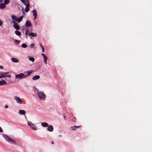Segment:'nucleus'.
<instances>
[{
    "label": "nucleus",
    "instance_id": "nucleus-3",
    "mask_svg": "<svg viewBox=\"0 0 152 152\" xmlns=\"http://www.w3.org/2000/svg\"><path fill=\"white\" fill-rule=\"evenodd\" d=\"M37 94L39 97L41 99H45V95L43 92L41 91H38L37 92Z\"/></svg>",
    "mask_w": 152,
    "mask_h": 152
},
{
    "label": "nucleus",
    "instance_id": "nucleus-30",
    "mask_svg": "<svg viewBox=\"0 0 152 152\" xmlns=\"http://www.w3.org/2000/svg\"><path fill=\"white\" fill-rule=\"evenodd\" d=\"M24 4H26V2L25 0H20Z\"/></svg>",
    "mask_w": 152,
    "mask_h": 152
},
{
    "label": "nucleus",
    "instance_id": "nucleus-8",
    "mask_svg": "<svg viewBox=\"0 0 152 152\" xmlns=\"http://www.w3.org/2000/svg\"><path fill=\"white\" fill-rule=\"evenodd\" d=\"M33 72L32 71H28L26 72L25 73L26 74H24V75L25 76H26V78L30 76V75Z\"/></svg>",
    "mask_w": 152,
    "mask_h": 152
},
{
    "label": "nucleus",
    "instance_id": "nucleus-2",
    "mask_svg": "<svg viewBox=\"0 0 152 152\" xmlns=\"http://www.w3.org/2000/svg\"><path fill=\"white\" fill-rule=\"evenodd\" d=\"M9 73V72H0V78L5 77H8L9 78H11V75L8 74Z\"/></svg>",
    "mask_w": 152,
    "mask_h": 152
},
{
    "label": "nucleus",
    "instance_id": "nucleus-24",
    "mask_svg": "<svg viewBox=\"0 0 152 152\" xmlns=\"http://www.w3.org/2000/svg\"><path fill=\"white\" fill-rule=\"evenodd\" d=\"M47 57L46 56L44 57V61L45 63V64H47Z\"/></svg>",
    "mask_w": 152,
    "mask_h": 152
},
{
    "label": "nucleus",
    "instance_id": "nucleus-45",
    "mask_svg": "<svg viewBox=\"0 0 152 152\" xmlns=\"http://www.w3.org/2000/svg\"><path fill=\"white\" fill-rule=\"evenodd\" d=\"M59 137H61V135H59Z\"/></svg>",
    "mask_w": 152,
    "mask_h": 152
},
{
    "label": "nucleus",
    "instance_id": "nucleus-7",
    "mask_svg": "<svg viewBox=\"0 0 152 152\" xmlns=\"http://www.w3.org/2000/svg\"><path fill=\"white\" fill-rule=\"evenodd\" d=\"M12 23H14V24L13 25V27L15 29L17 30H18L20 29L19 26L18 25L15 21H13Z\"/></svg>",
    "mask_w": 152,
    "mask_h": 152
},
{
    "label": "nucleus",
    "instance_id": "nucleus-13",
    "mask_svg": "<svg viewBox=\"0 0 152 152\" xmlns=\"http://www.w3.org/2000/svg\"><path fill=\"white\" fill-rule=\"evenodd\" d=\"M11 61L14 63H18L19 61V60L17 58H12L11 59Z\"/></svg>",
    "mask_w": 152,
    "mask_h": 152
},
{
    "label": "nucleus",
    "instance_id": "nucleus-36",
    "mask_svg": "<svg viewBox=\"0 0 152 152\" xmlns=\"http://www.w3.org/2000/svg\"><path fill=\"white\" fill-rule=\"evenodd\" d=\"M3 69V67L2 66H0V69Z\"/></svg>",
    "mask_w": 152,
    "mask_h": 152
},
{
    "label": "nucleus",
    "instance_id": "nucleus-32",
    "mask_svg": "<svg viewBox=\"0 0 152 152\" xmlns=\"http://www.w3.org/2000/svg\"><path fill=\"white\" fill-rule=\"evenodd\" d=\"M20 42V40H18L16 39L15 40V43H19Z\"/></svg>",
    "mask_w": 152,
    "mask_h": 152
},
{
    "label": "nucleus",
    "instance_id": "nucleus-43",
    "mask_svg": "<svg viewBox=\"0 0 152 152\" xmlns=\"http://www.w3.org/2000/svg\"><path fill=\"white\" fill-rule=\"evenodd\" d=\"M51 143L52 144H54V142L53 141H52L51 142Z\"/></svg>",
    "mask_w": 152,
    "mask_h": 152
},
{
    "label": "nucleus",
    "instance_id": "nucleus-5",
    "mask_svg": "<svg viewBox=\"0 0 152 152\" xmlns=\"http://www.w3.org/2000/svg\"><path fill=\"white\" fill-rule=\"evenodd\" d=\"M26 2V4H24L26 5V9L25 10V11L26 12H28L29 10V6L30 4L29 3V0H26L25 1Z\"/></svg>",
    "mask_w": 152,
    "mask_h": 152
},
{
    "label": "nucleus",
    "instance_id": "nucleus-26",
    "mask_svg": "<svg viewBox=\"0 0 152 152\" xmlns=\"http://www.w3.org/2000/svg\"><path fill=\"white\" fill-rule=\"evenodd\" d=\"M9 0H4V3L5 4H7L10 2Z\"/></svg>",
    "mask_w": 152,
    "mask_h": 152
},
{
    "label": "nucleus",
    "instance_id": "nucleus-25",
    "mask_svg": "<svg viewBox=\"0 0 152 152\" xmlns=\"http://www.w3.org/2000/svg\"><path fill=\"white\" fill-rule=\"evenodd\" d=\"M21 47L23 48H26L27 47V45L25 43H23L21 45Z\"/></svg>",
    "mask_w": 152,
    "mask_h": 152
},
{
    "label": "nucleus",
    "instance_id": "nucleus-4",
    "mask_svg": "<svg viewBox=\"0 0 152 152\" xmlns=\"http://www.w3.org/2000/svg\"><path fill=\"white\" fill-rule=\"evenodd\" d=\"M15 77L16 78H18L19 79H22L26 78V76L24 75V74L23 73H21L15 75Z\"/></svg>",
    "mask_w": 152,
    "mask_h": 152
},
{
    "label": "nucleus",
    "instance_id": "nucleus-12",
    "mask_svg": "<svg viewBox=\"0 0 152 152\" xmlns=\"http://www.w3.org/2000/svg\"><path fill=\"white\" fill-rule=\"evenodd\" d=\"M29 36L30 37V38L31 39V37H35L37 36V34L36 33H30L29 34Z\"/></svg>",
    "mask_w": 152,
    "mask_h": 152
},
{
    "label": "nucleus",
    "instance_id": "nucleus-21",
    "mask_svg": "<svg viewBox=\"0 0 152 152\" xmlns=\"http://www.w3.org/2000/svg\"><path fill=\"white\" fill-rule=\"evenodd\" d=\"M12 19L14 21H17V19H18V18H17L14 15H12Z\"/></svg>",
    "mask_w": 152,
    "mask_h": 152
},
{
    "label": "nucleus",
    "instance_id": "nucleus-23",
    "mask_svg": "<svg viewBox=\"0 0 152 152\" xmlns=\"http://www.w3.org/2000/svg\"><path fill=\"white\" fill-rule=\"evenodd\" d=\"M32 12L33 13V15L34 16H37V12L36 10H33L32 11Z\"/></svg>",
    "mask_w": 152,
    "mask_h": 152
},
{
    "label": "nucleus",
    "instance_id": "nucleus-6",
    "mask_svg": "<svg viewBox=\"0 0 152 152\" xmlns=\"http://www.w3.org/2000/svg\"><path fill=\"white\" fill-rule=\"evenodd\" d=\"M14 99L16 101V102L18 103H19L20 104H21L22 103V100L21 99L20 97L17 96H14Z\"/></svg>",
    "mask_w": 152,
    "mask_h": 152
},
{
    "label": "nucleus",
    "instance_id": "nucleus-28",
    "mask_svg": "<svg viewBox=\"0 0 152 152\" xmlns=\"http://www.w3.org/2000/svg\"><path fill=\"white\" fill-rule=\"evenodd\" d=\"M28 126L31 127L33 124L31 122L29 121L28 122Z\"/></svg>",
    "mask_w": 152,
    "mask_h": 152
},
{
    "label": "nucleus",
    "instance_id": "nucleus-10",
    "mask_svg": "<svg viewBox=\"0 0 152 152\" xmlns=\"http://www.w3.org/2000/svg\"><path fill=\"white\" fill-rule=\"evenodd\" d=\"M25 25L27 27H29L31 26V24L29 20H27L26 21Z\"/></svg>",
    "mask_w": 152,
    "mask_h": 152
},
{
    "label": "nucleus",
    "instance_id": "nucleus-18",
    "mask_svg": "<svg viewBox=\"0 0 152 152\" xmlns=\"http://www.w3.org/2000/svg\"><path fill=\"white\" fill-rule=\"evenodd\" d=\"M81 127L80 126H71V127L70 128L72 130H76V129H74V128H80Z\"/></svg>",
    "mask_w": 152,
    "mask_h": 152
},
{
    "label": "nucleus",
    "instance_id": "nucleus-44",
    "mask_svg": "<svg viewBox=\"0 0 152 152\" xmlns=\"http://www.w3.org/2000/svg\"><path fill=\"white\" fill-rule=\"evenodd\" d=\"M3 0H0V2H2Z\"/></svg>",
    "mask_w": 152,
    "mask_h": 152
},
{
    "label": "nucleus",
    "instance_id": "nucleus-41",
    "mask_svg": "<svg viewBox=\"0 0 152 152\" xmlns=\"http://www.w3.org/2000/svg\"><path fill=\"white\" fill-rule=\"evenodd\" d=\"M63 117L64 118V119L65 120L66 119V116H64V115L63 116Z\"/></svg>",
    "mask_w": 152,
    "mask_h": 152
},
{
    "label": "nucleus",
    "instance_id": "nucleus-38",
    "mask_svg": "<svg viewBox=\"0 0 152 152\" xmlns=\"http://www.w3.org/2000/svg\"><path fill=\"white\" fill-rule=\"evenodd\" d=\"M41 55L42 56H43V57H45L46 56L44 54H41Z\"/></svg>",
    "mask_w": 152,
    "mask_h": 152
},
{
    "label": "nucleus",
    "instance_id": "nucleus-42",
    "mask_svg": "<svg viewBox=\"0 0 152 152\" xmlns=\"http://www.w3.org/2000/svg\"><path fill=\"white\" fill-rule=\"evenodd\" d=\"M34 20H35L36 19L37 16H34Z\"/></svg>",
    "mask_w": 152,
    "mask_h": 152
},
{
    "label": "nucleus",
    "instance_id": "nucleus-16",
    "mask_svg": "<svg viewBox=\"0 0 152 152\" xmlns=\"http://www.w3.org/2000/svg\"><path fill=\"white\" fill-rule=\"evenodd\" d=\"M6 7V5L4 3H2L0 4V8L1 9L4 8Z\"/></svg>",
    "mask_w": 152,
    "mask_h": 152
},
{
    "label": "nucleus",
    "instance_id": "nucleus-19",
    "mask_svg": "<svg viewBox=\"0 0 152 152\" xmlns=\"http://www.w3.org/2000/svg\"><path fill=\"white\" fill-rule=\"evenodd\" d=\"M15 33L18 36H20L21 35V33L18 30H16L15 31Z\"/></svg>",
    "mask_w": 152,
    "mask_h": 152
},
{
    "label": "nucleus",
    "instance_id": "nucleus-33",
    "mask_svg": "<svg viewBox=\"0 0 152 152\" xmlns=\"http://www.w3.org/2000/svg\"><path fill=\"white\" fill-rule=\"evenodd\" d=\"M3 130L1 128V127L0 126V132H3Z\"/></svg>",
    "mask_w": 152,
    "mask_h": 152
},
{
    "label": "nucleus",
    "instance_id": "nucleus-31",
    "mask_svg": "<svg viewBox=\"0 0 152 152\" xmlns=\"http://www.w3.org/2000/svg\"><path fill=\"white\" fill-rule=\"evenodd\" d=\"M34 43L31 44L30 45V46L31 48H33L34 46Z\"/></svg>",
    "mask_w": 152,
    "mask_h": 152
},
{
    "label": "nucleus",
    "instance_id": "nucleus-15",
    "mask_svg": "<svg viewBox=\"0 0 152 152\" xmlns=\"http://www.w3.org/2000/svg\"><path fill=\"white\" fill-rule=\"evenodd\" d=\"M7 84V83L4 80H2L1 81H0V86H1L3 85H4Z\"/></svg>",
    "mask_w": 152,
    "mask_h": 152
},
{
    "label": "nucleus",
    "instance_id": "nucleus-29",
    "mask_svg": "<svg viewBox=\"0 0 152 152\" xmlns=\"http://www.w3.org/2000/svg\"><path fill=\"white\" fill-rule=\"evenodd\" d=\"M28 30H26L25 32V34L26 36V37H27L28 35Z\"/></svg>",
    "mask_w": 152,
    "mask_h": 152
},
{
    "label": "nucleus",
    "instance_id": "nucleus-14",
    "mask_svg": "<svg viewBox=\"0 0 152 152\" xmlns=\"http://www.w3.org/2000/svg\"><path fill=\"white\" fill-rule=\"evenodd\" d=\"M19 113L20 115H24L26 114V112L23 110H20L19 111Z\"/></svg>",
    "mask_w": 152,
    "mask_h": 152
},
{
    "label": "nucleus",
    "instance_id": "nucleus-11",
    "mask_svg": "<svg viewBox=\"0 0 152 152\" xmlns=\"http://www.w3.org/2000/svg\"><path fill=\"white\" fill-rule=\"evenodd\" d=\"M40 76L39 75H36L34 76L32 78V79L33 80H38L40 78Z\"/></svg>",
    "mask_w": 152,
    "mask_h": 152
},
{
    "label": "nucleus",
    "instance_id": "nucleus-22",
    "mask_svg": "<svg viewBox=\"0 0 152 152\" xmlns=\"http://www.w3.org/2000/svg\"><path fill=\"white\" fill-rule=\"evenodd\" d=\"M31 127L34 130H36L37 129V126L34 124H33Z\"/></svg>",
    "mask_w": 152,
    "mask_h": 152
},
{
    "label": "nucleus",
    "instance_id": "nucleus-17",
    "mask_svg": "<svg viewBox=\"0 0 152 152\" xmlns=\"http://www.w3.org/2000/svg\"><path fill=\"white\" fill-rule=\"evenodd\" d=\"M42 126L44 127H47L48 126V124L46 122H42L41 123Z\"/></svg>",
    "mask_w": 152,
    "mask_h": 152
},
{
    "label": "nucleus",
    "instance_id": "nucleus-37",
    "mask_svg": "<svg viewBox=\"0 0 152 152\" xmlns=\"http://www.w3.org/2000/svg\"><path fill=\"white\" fill-rule=\"evenodd\" d=\"M4 107L5 108H8V107L7 105H5Z\"/></svg>",
    "mask_w": 152,
    "mask_h": 152
},
{
    "label": "nucleus",
    "instance_id": "nucleus-35",
    "mask_svg": "<svg viewBox=\"0 0 152 152\" xmlns=\"http://www.w3.org/2000/svg\"><path fill=\"white\" fill-rule=\"evenodd\" d=\"M42 53H44V47L42 48Z\"/></svg>",
    "mask_w": 152,
    "mask_h": 152
},
{
    "label": "nucleus",
    "instance_id": "nucleus-1",
    "mask_svg": "<svg viewBox=\"0 0 152 152\" xmlns=\"http://www.w3.org/2000/svg\"><path fill=\"white\" fill-rule=\"evenodd\" d=\"M3 137L7 141L10 143L13 144V145L16 144V143L15 140H13L11 138L7 135L4 134Z\"/></svg>",
    "mask_w": 152,
    "mask_h": 152
},
{
    "label": "nucleus",
    "instance_id": "nucleus-40",
    "mask_svg": "<svg viewBox=\"0 0 152 152\" xmlns=\"http://www.w3.org/2000/svg\"><path fill=\"white\" fill-rule=\"evenodd\" d=\"M40 47H41V48H43V46H42V45L41 44H40Z\"/></svg>",
    "mask_w": 152,
    "mask_h": 152
},
{
    "label": "nucleus",
    "instance_id": "nucleus-39",
    "mask_svg": "<svg viewBox=\"0 0 152 152\" xmlns=\"http://www.w3.org/2000/svg\"><path fill=\"white\" fill-rule=\"evenodd\" d=\"M22 12H23V14H25V13H24V11H23V8H22Z\"/></svg>",
    "mask_w": 152,
    "mask_h": 152
},
{
    "label": "nucleus",
    "instance_id": "nucleus-20",
    "mask_svg": "<svg viewBox=\"0 0 152 152\" xmlns=\"http://www.w3.org/2000/svg\"><path fill=\"white\" fill-rule=\"evenodd\" d=\"M23 18V16H20L19 18H18L17 19V21L18 22H20L22 20Z\"/></svg>",
    "mask_w": 152,
    "mask_h": 152
},
{
    "label": "nucleus",
    "instance_id": "nucleus-27",
    "mask_svg": "<svg viewBox=\"0 0 152 152\" xmlns=\"http://www.w3.org/2000/svg\"><path fill=\"white\" fill-rule=\"evenodd\" d=\"M29 59L32 62H34V58L33 57L29 58Z\"/></svg>",
    "mask_w": 152,
    "mask_h": 152
},
{
    "label": "nucleus",
    "instance_id": "nucleus-34",
    "mask_svg": "<svg viewBox=\"0 0 152 152\" xmlns=\"http://www.w3.org/2000/svg\"><path fill=\"white\" fill-rule=\"evenodd\" d=\"M2 22L1 21V20L0 19V26H1L2 25Z\"/></svg>",
    "mask_w": 152,
    "mask_h": 152
},
{
    "label": "nucleus",
    "instance_id": "nucleus-9",
    "mask_svg": "<svg viewBox=\"0 0 152 152\" xmlns=\"http://www.w3.org/2000/svg\"><path fill=\"white\" fill-rule=\"evenodd\" d=\"M48 127L47 129V130L48 131L50 132H51L53 131V128L52 125H48Z\"/></svg>",
    "mask_w": 152,
    "mask_h": 152
}]
</instances>
